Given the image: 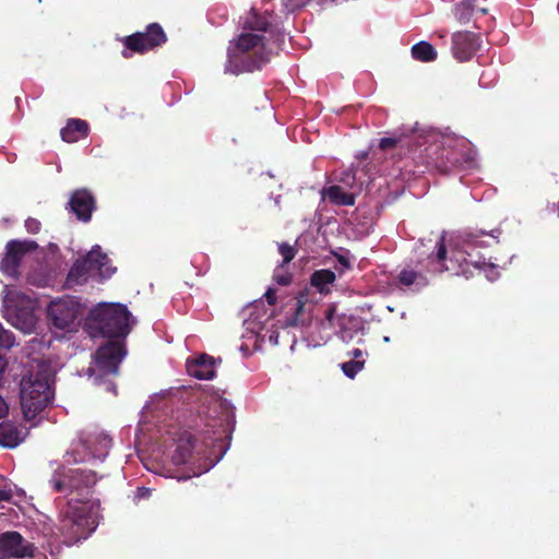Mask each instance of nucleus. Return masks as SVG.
Instances as JSON below:
<instances>
[{
	"label": "nucleus",
	"mask_w": 559,
	"mask_h": 559,
	"mask_svg": "<svg viewBox=\"0 0 559 559\" xmlns=\"http://www.w3.org/2000/svg\"><path fill=\"white\" fill-rule=\"evenodd\" d=\"M97 513L90 501L69 499L59 513L58 531L67 545L86 539L97 527Z\"/></svg>",
	"instance_id": "2"
},
{
	"label": "nucleus",
	"mask_w": 559,
	"mask_h": 559,
	"mask_svg": "<svg viewBox=\"0 0 559 559\" xmlns=\"http://www.w3.org/2000/svg\"><path fill=\"white\" fill-rule=\"evenodd\" d=\"M21 442L20 430L9 421L0 423V445L3 448H15Z\"/></svg>",
	"instance_id": "21"
},
{
	"label": "nucleus",
	"mask_w": 559,
	"mask_h": 559,
	"mask_svg": "<svg viewBox=\"0 0 559 559\" xmlns=\"http://www.w3.org/2000/svg\"><path fill=\"white\" fill-rule=\"evenodd\" d=\"M397 141L393 138H382L379 142V147L381 150H388L391 147H394L396 145Z\"/></svg>",
	"instance_id": "36"
},
{
	"label": "nucleus",
	"mask_w": 559,
	"mask_h": 559,
	"mask_svg": "<svg viewBox=\"0 0 559 559\" xmlns=\"http://www.w3.org/2000/svg\"><path fill=\"white\" fill-rule=\"evenodd\" d=\"M88 134V123L82 119H70L61 129L60 135L64 142L74 143Z\"/></svg>",
	"instance_id": "19"
},
{
	"label": "nucleus",
	"mask_w": 559,
	"mask_h": 559,
	"mask_svg": "<svg viewBox=\"0 0 559 559\" xmlns=\"http://www.w3.org/2000/svg\"><path fill=\"white\" fill-rule=\"evenodd\" d=\"M350 356L354 358L353 360H358L362 356V352L359 348H355L350 352Z\"/></svg>",
	"instance_id": "42"
},
{
	"label": "nucleus",
	"mask_w": 559,
	"mask_h": 559,
	"mask_svg": "<svg viewBox=\"0 0 559 559\" xmlns=\"http://www.w3.org/2000/svg\"><path fill=\"white\" fill-rule=\"evenodd\" d=\"M271 27L272 25L267 17L259 14L254 9L250 11L242 25L245 32H260L263 35L270 34L273 38V44L276 45V48H280L284 41V33L282 31H273Z\"/></svg>",
	"instance_id": "15"
},
{
	"label": "nucleus",
	"mask_w": 559,
	"mask_h": 559,
	"mask_svg": "<svg viewBox=\"0 0 559 559\" xmlns=\"http://www.w3.org/2000/svg\"><path fill=\"white\" fill-rule=\"evenodd\" d=\"M453 141H454V139H452V138H447V139H444V143H443V145H444V144H447L448 146H450V145H451V143H452Z\"/></svg>",
	"instance_id": "46"
},
{
	"label": "nucleus",
	"mask_w": 559,
	"mask_h": 559,
	"mask_svg": "<svg viewBox=\"0 0 559 559\" xmlns=\"http://www.w3.org/2000/svg\"><path fill=\"white\" fill-rule=\"evenodd\" d=\"M264 297L269 305L274 306L276 304V290L273 288H269L264 294Z\"/></svg>",
	"instance_id": "38"
},
{
	"label": "nucleus",
	"mask_w": 559,
	"mask_h": 559,
	"mask_svg": "<svg viewBox=\"0 0 559 559\" xmlns=\"http://www.w3.org/2000/svg\"><path fill=\"white\" fill-rule=\"evenodd\" d=\"M14 345V335L4 330L2 324L0 323V347L2 348H11Z\"/></svg>",
	"instance_id": "32"
},
{
	"label": "nucleus",
	"mask_w": 559,
	"mask_h": 559,
	"mask_svg": "<svg viewBox=\"0 0 559 559\" xmlns=\"http://www.w3.org/2000/svg\"><path fill=\"white\" fill-rule=\"evenodd\" d=\"M20 386L21 405L27 419L35 418L53 400V390L46 370L23 377Z\"/></svg>",
	"instance_id": "4"
},
{
	"label": "nucleus",
	"mask_w": 559,
	"mask_h": 559,
	"mask_svg": "<svg viewBox=\"0 0 559 559\" xmlns=\"http://www.w3.org/2000/svg\"><path fill=\"white\" fill-rule=\"evenodd\" d=\"M437 253L429 255V264L431 265L429 267V271L432 273H442L444 271H450L453 274H465V267L463 263L459 264V267L456 269L454 265H449L448 259H447V247L444 245V238L440 237L437 245Z\"/></svg>",
	"instance_id": "17"
},
{
	"label": "nucleus",
	"mask_w": 559,
	"mask_h": 559,
	"mask_svg": "<svg viewBox=\"0 0 559 559\" xmlns=\"http://www.w3.org/2000/svg\"><path fill=\"white\" fill-rule=\"evenodd\" d=\"M364 360H349L342 365V370L350 379H354L355 376L364 368Z\"/></svg>",
	"instance_id": "29"
},
{
	"label": "nucleus",
	"mask_w": 559,
	"mask_h": 559,
	"mask_svg": "<svg viewBox=\"0 0 559 559\" xmlns=\"http://www.w3.org/2000/svg\"><path fill=\"white\" fill-rule=\"evenodd\" d=\"M167 35L158 23H151L144 32H135L122 39L124 49L121 55L124 58L132 57V53L143 55L150 50L164 45Z\"/></svg>",
	"instance_id": "6"
},
{
	"label": "nucleus",
	"mask_w": 559,
	"mask_h": 559,
	"mask_svg": "<svg viewBox=\"0 0 559 559\" xmlns=\"http://www.w3.org/2000/svg\"><path fill=\"white\" fill-rule=\"evenodd\" d=\"M131 312L121 304H99L91 310L86 328L92 336L124 338L131 331Z\"/></svg>",
	"instance_id": "3"
},
{
	"label": "nucleus",
	"mask_w": 559,
	"mask_h": 559,
	"mask_svg": "<svg viewBox=\"0 0 559 559\" xmlns=\"http://www.w3.org/2000/svg\"><path fill=\"white\" fill-rule=\"evenodd\" d=\"M37 248L38 245L34 240L13 239L8 241L4 257L0 262V270L7 275H16L23 257L28 252L35 251Z\"/></svg>",
	"instance_id": "9"
},
{
	"label": "nucleus",
	"mask_w": 559,
	"mask_h": 559,
	"mask_svg": "<svg viewBox=\"0 0 559 559\" xmlns=\"http://www.w3.org/2000/svg\"><path fill=\"white\" fill-rule=\"evenodd\" d=\"M493 233H495V230H492V231H491L490 236H491V238H492V240H493L495 242H498V241H497L498 236L493 235ZM496 233L500 234V231H499V230H496Z\"/></svg>",
	"instance_id": "47"
},
{
	"label": "nucleus",
	"mask_w": 559,
	"mask_h": 559,
	"mask_svg": "<svg viewBox=\"0 0 559 559\" xmlns=\"http://www.w3.org/2000/svg\"><path fill=\"white\" fill-rule=\"evenodd\" d=\"M453 259H454V257H451V258L449 259V262H450L451 264H453Z\"/></svg>",
	"instance_id": "50"
},
{
	"label": "nucleus",
	"mask_w": 559,
	"mask_h": 559,
	"mask_svg": "<svg viewBox=\"0 0 559 559\" xmlns=\"http://www.w3.org/2000/svg\"><path fill=\"white\" fill-rule=\"evenodd\" d=\"M84 307L75 297H63L51 301L47 308L50 323L59 329L71 331L83 314Z\"/></svg>",
	"instance_id": "7"
},
{
	"label": "nucleus",
	"mask_w": 559,
	"mask_h": 559,
	"mask_svg": "<svg viewBox=\"0 0 559 559\" xmlns=\"http://www.w3.org/2000/svg\"><path fill=\"white\" fill-rule=\"evenodd\" d=\"M73 461L75 463H78V462L84 461V459L83 457L78 459L76 456H73Z\"/></svg>",
	"instance_id": "48"
},
{
	"label": "nucleus",
	"mask_w": 559,
	"mask_h": 559,
	"mask_svg": "<svg viewBox=\"0 0 559 559\" xmlns=\"http://www.w3.org/2000/svg\"><path fill=\"white\" fill-rule=\"evenodd\" d=\"M311 0H282L283 7L285 8L286 12H295L296 10H299L307 5ZM335 0H317L318 3L323 4L326 2H334Z\"/></svg>",
	"instance_id": "28"
},
{
	"label": "nucleus",
	"mask_w": 559,
	"mask_h": 559,
	"mask_svg": "<svg viewBox=\"0 0 559 559\" xmlns=\"http://www.w3.org/2000/svg\"><path fill=\"white\" fill-rule=\"evenodd\" d=\"M273 280L281 286H287L293 281V274L288 272L286 265L278 264L274 270Z\"/></svg>",
	"instance_id": "27"
},
{
	"label": "nucleus",
	"mask_w": 559,
	"mask_h": 559,
	"mask_svg": "<svg viewBox=\"0 0 559 559\" xmlns=\"http://www.w3.org/2000/svg\"><path fill=\"white\" fill-rule=\"evenodd\" d=\"M278 252L283 257L281 264L287 265L296 257L297 249L287 242H282L278 245Z\"/></svg>",
	"instance_id": "30"
},
{
	"label": "nucleus",
	"mask_w": 559,
	"mask_h": 559,
	"mask_svg": "<svg viewBox=\"0 0 559 559\" xmlns=\"http://www.w3.org/2000/svg\"><path fill=\"white\" fill-rule=\"evenodd\" d=\"M174 477L177 478L178 480H187L191 477V475L190 474H179V475H175Z\"/></svg>",
	"instance_id": "43"
},
{
	"label": "nucleus",
	"mask_w": 559,
	"mask_h": 559,
	"mask_svg": "<svg viewBox=\"0 0 559 559\" xmlns=\"http://www.w3.org/2000/svg\"><path fill=\"white\" fill-rule=\"evenodd\" d=\"M334 316H335V307L334 306L328 307V309L325 310L324 317H325V320L330 324H332Z\"/></svg>",
	"instance_id": "39"
},
{
	"label": "nucleus",
	"mask_w": 559,
	"mask_h": 559,
	"mask_svg": "<svg viewBox=\"0 0 559 559\" xmlns=\"http://www.w3.org/2000/svg\"><path fill=\"white\" fill-rule=\"evenodd\" d=\"M306 302L307 294L300 293L296 298L294 316L287 320L289 326H304L308 323L309 319L305 316Z\"/></svg>",
	"instance_id": "24"
},
{
	"label": "nucleus",
	"mask_w": 559,
	"mask_h": 559,
	"mask_svg": "<svg viewBox=\"0 0 559 559\" xmlns=\"http://www.w3.org/2000/svg\"><path fill=\"white\" fill-rule=\"evenodd\" d=\"M9 412V406L7 402L0 396V418H3L7 416Z\"/></svg>",
	"instance_id": "40"
},
{
	"label": "nucleus",
	"mask_w": 559,
	"mask_h": 559,
	"mask_svg": "<svg viewBox=\"0 0 559 559\" xmlns=\"http://www.w3.org/2000/svg\"><path fill=\"white\" fill-rule=\"evenodd\" d=\"M441 158H445V162L442 164H437V166L442 169V171H449L451 167L457 166L460 164V158L452 152L445 151L442 153Z\"/></svg>",
	"instance_id": "31"
},
{
	"label": "nucleus",
	"mask_w": 559,
	"mask_h": 559,
	"mask_svg": "<svg viewBox=\"0 0 559 559\" xmlns=\"http://www.w3.org/2000/svg\"><path fill=\"white\" fill-rule=\"evenodd\" d=\"M274 47L265 35L243 32L228 47L225 71L238 75L260 70L270 61Z\"/></svg>",
	"instance_id": "1"
},
{
	"label": "nucleus",
	"mask_w": 559,
	"mask_h": 559,
	"mask_svg": "<svg viewBox=\"0 0 559 559\" xmlns=\"http://www.w3.org/2000/svg\"><path fill=\"white\" fill-rule=\"evenodd\" d=\"M68 205L79 221L87 223L96 210V200L88 189L82 188L72 192Z\"/></svg>",
	"instance_id": "13"
},
{
	"label": "nucleus",
	"mask_w": 559,
	"mask_h": 559,
	"mask_svg": "<svg viewBox=\"0 0 559 559\" xmlns=\"http://www.w3.org/2000/svg\"><path fill=\"white\" fill-rule=\"evenodd\" d=\"M474 0H461L455 5L454 14L461 23H467L474 12Z\"/></svg>",
	"instance_id": "26"
},
{
	"label": "nucleus",
	"mask_w": 559,
	"mask_h": 559,
	"mask_svg": "<svg viewBox=\"0 0 559 559\" xmlns=\"http://www.w3.org/2000/svg\"><path fill=\"white\" fill-rule=\"evenodd\" d=\"M24 325H25L24 329H31L34 325L33 318L31 317V318L26 319L25 322H24Z\"/></svg>",
	"instance_id": "44"
},
{
	"label": "nucleus",
	"mask_w": 559,
	"mask_h": 559,
	"mask_svg": "<svg viewBox=\"0 0 559 559\" xmlns=\"http://www.w3.org/2000/svg\"><path fill=\"white\" fill-rule=\"evenodd\" d=\"M324 197L334 205H347L352 206L355 204V195L347 193L342 187L333 185L324 189Z\"/></svg>",
	"instance_id": "22"
},
{
	"label": "nucleus",
	"mask_w": 559,
	"mask_h": 559,
	"mask_svg": "<svg viewBox=\"0 0 559 559\" xmlns=\"http://www.w3.org/2000/svg\"><path fill=\"white\" fill-rule=\"evenodd\" d=\"M11 492L0 489V501H9L11 499Z\"/></svg>",
	"instance_id": "41"
},
{
	"label": "nucleus",
	"mask_w": 559,
	"mask_h": 559,
	"mask_svg": "<svg viewBox=\"0 0 559 559\" xmlns=\"http://www.w3.org/2000/svg\"><path fill=\"white\" fill-rule=\"evenodd\" d=\"M397 282L402 286L412 288L413 292H419L428 285L427 277L412 269H403L397 275Z\"/></svg>",
	"instance_id": "20"
},
{
	"label": "nucleus",
	"mask_w": 559,
	"mask_h": 559,
	"mask_svg": "<svg viewBox=\"0 0 559 559\" xmlns=\"http://www.w3.org/2000/svg\"><path fill=\"white\" fill-rule=\"evenodd\" d=\"M197 438L190 432H182L176 441V449L171 455L175 465L187 464L193 457Z\"/></svg>",
	"instance_id": "18"
},
{
	"label": "nucleus",
	"mask_w": 559,
	"mask_h": 559,
	"mask_svg": "<svg viewBox=\"0 0 559 559\" xmlns=\"http://www.w3.org/2000/svg\"><path fill=\"white\" fill-rule=\"evenodd\" d=\"M216 360L207 354H201L194 359L187 360V372L199 380H211L215 377Z\"/></svg>",
	"instance_id": "16"
},
{
	"label": "nucleus",
	"mask_w": 559,
	"mask_h": 559,
	"mask_svg": "<svg viewBox=\"0 0 559 559\" xmlns=\"http://www.w3.org/2000/svg\"><path fill=\"white\" fill-rule=\"evenodd\" d=\"M80 444L88 451L92 457L104 460L111 447V439L105 432L83 431L80 436Z\"/></svg>",
	"instance_id": "14"
},
{
	"label": "nucleus",
	"mask_w": 559,
	"mask_h": 559,
	"mask_svg": "<svg viewBox=\"0 0 559 559\" xmlns=\"http://www.w3.org/2000/svg\"><path fill=\"white\" fill-rule=\"evenodd\" d=\"M545 213L548 217L559 218V201L548 204Z\"/></svg>",
	"instance_id": "35"
},
{
	"label": "nucleus",
	"mask_w": 559,
	"mask_h": 559,
	"mask_svg": "<svg viewBox=\"0 0 559 559\" xmlns=\"http://www.w3.org/2000/svg\"><path fill=\"white\" fill-rule=\"evenodd\" d=\"M463 261H464V263H465L466 265H468V263H469V262L467 261V259H466V258H464V257H463Z\"/></svg>",
	"instance_id": "49"
},
{
	"label": "nucleus",
	"mask_w": 559,
	"mask_h": 559,
	"mask_svg": "<svg viewBox=\"0 0 559 559\" xmlns=\"http://www.w3.org/2000/svg\"><path fill=\"white\" fill-rule=\"evenodd\" d=\"M25 228L29 234H38L41 228V223L33 217H28L25 221Z\"/></svg>",
	"instance_id": "34"
},
{
	"label": "nucleus",
	"mask_w": 559,
	"mask_h": 559,
	"mask_svg": "<svg viewBox=\"0 0 559 559\" xmlns=\"http://www.w3.org/2000/svg\"><path fill=\"white\" fill-rule=\"evenodd\" d=\"M411 52L413 59L420 62H432L438 57L435 47L430 43L425 40L415 44L412 47Z\"/></svg>",
	"instance_id": "23"
},
{
	"label": "nucleus",
	"mask_w": 559,
	"mask_h": 559,
	"mask_svg": "<svg viewBox=\"0 0 559 559\" xmlns=\"http://www.w3.org/2000/svg\"><path fill=\"white\" fill-rule=\"evenodd\" d=\"M338 180L346 187L353 188L356 183L355 170L353 168H349L343 171Z\"/></svg>",
	"instance_id": "33"
},
{
	"label": "nucleus",
	"mask_w": 559,
	"mask_h": 559,
	"mask_svg": "<svg viewBox=\"0 0 559 559\" xmlns=\"http://www.w3.org/2000/svg\"><path fill=\"white\" fill-rule=\"evenodd\" d=\"M33 547L19 532H5L0 535V559L32 557Z\"/></svg>",
	"instance_id": "11"
},
{
	"label": "nucleus",
	"mask_w": 559,
	"mask_h": 559,
	"mask_svg": "<svg viewBox=\"0 0 559 559\" xmlns=\"http://www.w3.org/2000/svg\"><path fill=\"white\" fill-rule=\"evenodd\" d=\"M97 483V475L94 471L87 468L58 467L51 478L49 486L55 492L75 493L79 499L88 501L91 489Z\"/></svg>",
	"instance_id": "5"
},
{
	"label": "nucleus",
	"mask_w": 559,
	"mask_h": 559,
	"mask_svg": "<svg viewBox=\"0 0 559 559\" xmlns=\"http://www.w3.org/2000/svg\"><path fill=\"white\" fill-rule=\"evenodd\" d=\"M338 263L342 265V270H341V273L344 272L345 270H349L352 269V264H350V261L348 260V258H346L345 255H342V254H335Z\"/></svg>",
	"instance_id": "37"
},
{
	"label": "nucleus",
	"mask_w": 559,
	"mask_h": 559,
	"mask_svg": "<svg viewBox=\"0 0 559 559\" xmlns=\"http://www.w3.org/2000/svg\"><path fill=\"white\" fill-rule=\"evenodd\" d=\"M124 346L118 342H108L95 354V368L104 374H118L119 365L126 356Z\"/></svg>",
	"instance_id": "10"
},
{
	"label": "nucleus",
	"mask_w": 559,
	"mask_h": 559,
	"mask_svg": "<svg viewBox=\"0 0 559 559\" xmlns=\"http://www.w3.org/2000/svg\"><path fill=\"white\" fill-rule=\"evenodd\" d=\"M335 281V273L328 269L317 270L311 274L310 283L320 293L326 292V285Z\"/></svg>",
	"instance_id": "25"
},
{
	"label": "nucleus",
	"mask_w": 559,
	"mask_h": 559,
	"mask_svg": "<svg viewBox=\"0 0 559 559\" xmlns=\"http://www.w3.org/2000/svg\"><path fill=\"white\" fill-rule=\"evenodd\" d=\"M107 261V254L102 252L99 247L93 248L85 257L75 260L67 275V284L69 286L84 284L90 274L102 271Z\"/></svg>",
	"instance_id": "8"
},
{
	"label": "nucleus",
	"mask_w": 559,
	"mask_h": 559,
	"mask_svg": "<svg viewBox=\"0 0 559 559\" xmlns=\"http://www.w3.org/2000/svg\"><path fill=\"white\" fill-rule=\"evenodd\" d=\"M367 156H368V152H361V153H359V154L357 155V157H358L359 159H366V158H367Z\"/></svg>",
	"instance_id": "45"
},
{
	"label": "nucleus",
	"mask_w": 559,
	"mask_h": 559,
	"mask_svg": "<svg viewBox=\"0 0 559 559\" xmlns=\"http://www.w3.org/2000/svg\"><path fill=\"white\" fill-rule=\"evenodd\" d=\"M481 37L473 32H455L452 35L451 50L454 58L461 62L468 61L478 51Z\"/></svg>",
	"instance_id": "12"
}]
</instances>
